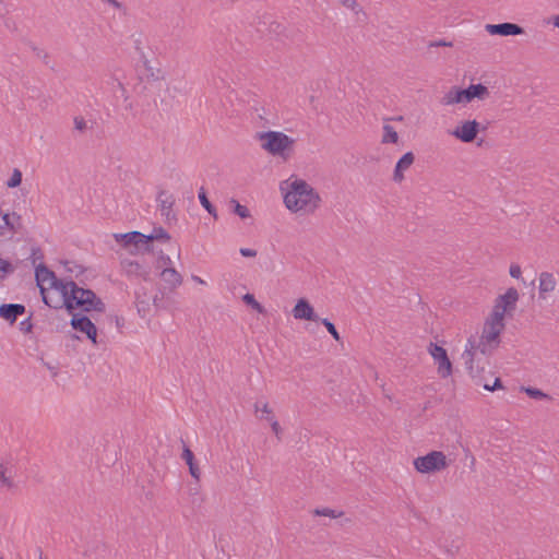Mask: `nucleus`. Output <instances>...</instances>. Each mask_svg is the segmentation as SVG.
<instances>
[{
    "mask_svg": "<svg viewBox=\"0 0 559 559\" xmlns=\"http://www.w3.org/2000/svg\"><path fill=\"white\" fill-rule=\"evenodd\" d=\"M520 298L519 292L514 287H510L502 295H499L492 307L488 318L485 320L481 335L478 342L469 338L466 348L462 355L465 367L468 373L475 379L476 384H480L477 380L484 367L475 365L476 354L479 352L481 355H490L500 345V335L506 328L504 317L511 314L516 307Z\"/></svg>",
    "mask_w": 559,
    "mask_h": 559,
    "instance_id": "1",
    "label": "nucleus"
},
{
    "mask_svg": "<svg viewBox=\"0 0 559 559\" xmlns=\"http://www.w3.org/2000/svg\"><path fill=\"white\" fill-rule=\"evenodd\" d=\"M281 189L285 192L284 203L294 213L311 214L321 202L318 192L305 180L284 181Z\"/></svg>",
    "mask_w": 559,
    "mask_h": 559,
    "instance_id": "2",
    "label": "nucleus"
},
{
    "mask_svg": "<svg viewBox=\"0 0 559 559\" xmlns=\"http://www.w3.org/2000/svg\"><path fill=\"white\" fill-rule=\"evenodd\" d=\"M261 148L274 157L287 162L294 154L296 140L281 131H263L257 133Z\"/></svg>",
    "mask_w": 559,
    "mask_h": 559,
    "instance_id": "3",
    "label": "nucleus"
},
{
    "mask_svg": "<svg viewBox=\"0 0 559 559\" xmlns=\"http://www.w3.org/2000/svg\"><path fill=\"white\" fill-rule=\"evenodd\" d=\"M488 96H489L488 88L480 83L471 84L467 88H460L457 86H452L442 96L441 104L444 106H452V105H457V104H468L475 98L484 100Z\"/></svg>",
    "mask_w": 559,
    "mask_h": 559,
    "instance_id": "4",
    "label": "nucleus"
},
{
    "mask_svg": "<svg viewBox=\"0 0 559 559\" xmlns=\"http://www.w3.org/2000/svg\"><path fill=\"white\" fill-rule=\"evenodd\" d=\"M71 282L72 281L60 280L56 285H50L46 288L41 287L40 295L43 301L50 308H66L69 313H72V304L70 301Z\"/></svg>",
    "mask_w": 559,
    "mask_h": 559,
    "instance_id": "5",
    "label": "nucleus"
},
{
    "mask_svg": "<svg viewBox=\"0 0 559 559\" xmlns=\"http://www.w3.org/2000/svg\"><path fill=\"white\" fill-rule=\"evenodd\" d=\"M70 301L72 304V312L80 309L83 312H104L105 304L96 296V294L86 288L79 287L75 282H71Z\"/></svg>",
    "mask_w": 559,
    "mask_h": 559,
    "instance_id": "6",
    "label": "nucleus"
},
{
    "mask_svg": "<svg viewBox=\"0 0 559 559\" xmlns=\"http://www.w3.org/2000/svg\"><path fill=\"white\" fill-rule=\"evenodd\" d=\"M70 301L72 304V312L80 309L83 312H104L105 304L96 296V294L86 288L79 287L75 282H71Z\"/></svg>",
    "mask_w": 559,
    "mask_h": 559,
    "instance_id": "7",
    "label": "nucleus"
},
{
    "mask_svg": "<svg viewBox=\"0 0 559 559\" xmlns=\"http://www.w3.org/2000/svg\"><path fill=\"white\" fill-rule=\"evenodd\" d=\"M451 464V461L442 451H430L426 455L418 456L413 461L414 468L420 474H436L443 472Z\"/></svg>",
    "mask_w": 559,
    "mask_h": 559,
    "instance_id": "8",
    "label": "nucleus"
},
{
    "mask_svg": "<svg viewBox=\"0 0 559 559\" xmlns=\"http://www.w3.org/2000/svg\"><path fill=\"white\" fill-rule=\"evenodd\" d=\"M117 243L129 250L131 254H136L142 248L145 249V235L140 231H129L124 234L115 233L112 235Z\"/></svg>",
    "mask_w": 559,
    "mask_h": 559,
    "instance_id": "9",
    "label": "nucleus"
},
{
    "mask_svg": "<svg viewBox=\"0 0 559 559\" xmlns=\"http://www.w3.org/2000/svg\"><path fill=\"white\" fill-rule=\"evenodd\" d=\"M428 353L438 365V374L442 379L449 378L452 374V364L449 359L447 350L435 343H430L428 346Z\"/></svg>",
    "mask_w": 559,
    "mask_h": 559,
    "instance_id": "10",
    "label": "nucleus"
},
{
    "mask_svg": "<svg viewBox=\"0 0 559 559\" xmlns=\"http://www.w3.org/2000/svg\"><path fill=\"white\" fill-rule=\"evenodd\" d=\"M480 131V123L476 120L461 121L451 134L464 143H472Z\"/></svg>",
    "mask_w": 559,
    "mask_h": 559,
    "instance_id": "11",
    "label": "nucleus"
},
{
    "mask_svg": "<svg viewBox=\"0 0 559 559\" xmlns=\"http://www.w3.org/2000/svg\"><path fill=\"white\" fill-rule=\"evenodd\" d=\"M558 284V276L548 271H544L538 275V298L547 300L549 294L554 293Z\"/></svg>",
    "mask_w": 559,
    "mask_h": 559,
    "instance_id": "12",
    "label": "nucleus"
},
{
    "mask_svg": "<svg viewBox=\"0 0 559 559\" xmlns=\"http://www.w3.org/2000/svg\"><path fill=\"white\" fill-rule=\"evenodd\" d=\"M292 313L296 320H307L316 322L320 320V318L316 314L313 307L305 298H300L297 300L296 305L292 310Z\"/></svg>",
    "mask_w": 559,
    "mask_h": 559,
    "instance_id": "13",
    "label": "nucleus"
},
{
    "mask_svg": "<svg viewBox=\"0 0 559 559\" xmlns=\"http://www.w3.org/2000/svg\"><path fill=\"white\" fill-rule=\"evenodd\" d=\"M486 31L490 35L516 36L524 33V28L514 23L487 24Z\"/></svg>",
    "mask_w": 559,
    "mask_h": 559,
    "instance_id": "14",
    "label": "nucleus"
},
{
    "mask_svg": "<svg viewBox=\"0 0 559 559\" xmlns=\"http://www.w3.org/2000/svg\"><path fill=\"white\" fill-rule=\"evenodd\" d=\"M35 280L39 290H41V287L46 288L50 285H56V283L60 281V278L43 263L38 264L35 269Z\"/></svg>",
    "mask_w": 559,
    "mask_h": 559,
    "instance_id": "15",
    "label": "nucleus"
},
{
    "mask_svg": "<svg viewBox=\"0 0 559 559\" xmlns=\"http://www.w3.org/2000/svg\"><path fill=\"white\" fill-rule=\"evenodd\" d=\"M121 267L128 276H139L142 277L144 281L150 280V267L142 265L138 261L123 259L121 261Z\"/></svg>",
    "mask_w": 559,
    "mask_h": 559,
    "instance_id": "16",
    "label": "nucleus"
},
{
    "mask_svg": "<svg viewBox=\"0 0 559 559\" xmlns=\"http://www.w3.org/2000/svg\"><path fill=\"white\" fill-rule=\"evenodd\" d=\"M415 160V155L413 152L405 153L396 163L395 169L393 173V180L395 182H401L404 179V171H406Z\"/></svg>",
    "mask_w": 559,
    "mask_h": 559,
    "instance_id": "17",
    "label": "nucleus"
},
{
    "mask_svg": "<svg viewBox=\"0 0 559 559\" xmlns=\"http://www.w3.org/2000/svg\"><path fill=\"white\" fill-rule=\"evenodd\" d=\"M25 312V307L21 304H7L0 306V317L10 323H14L19 316Z\"/></svg>",
    "mask_w": 559,
    "mask_h": 559,
    "instance_id": "18",
    "label": "nucleus"
},
{
    "mask_svg": "<svg viewBox=\"0 0 559 559\" xmlns=\"http://www.w3.org/2000/svg\"><path fill=\"white\" fill-rule=\"evenodd\" d=\"M160 277L169 286L171 290H175L182 284V275L174 267H165L160 272Z\"/></svg>",
    "mask_w": 559,
    "mask_h": 559,
    "instance_id": "19",
    "label": "nucleus"
},
{
    "mask_svg": "<svg viewBox=\"0 0 559 559\" xmlns=\"http://www.w3.org/2000/svg\"><path fill=\"white\" fill-rule=\"evenodd\" d=\"M132 43H133V47H134L135 51L138 52L141 61L143 62V66L145 67V69H150L148 68V60H147V57L145 55V47H146V39H145V37L141 33L133 34L132 35Z\"/></svg>",
    "mask_w": 559,
    "mask_h": 559,
    "instance_id": "20",
    "label": "nucleus"
},
{
    "mask_svg": "<svg viewBox=\"0 0 559 559\" xmlns=\"http://www.w3.org/2000/svg\"><path fill=\"white\" fill-rule=\"evenodd\" d=\"M72 318L70 321L71 326L85 334L87 330H91L93 322L90 318L81 313H71Z\"/></svg>",
    "mask_w": 559,
    "mask_h": 559,
    "instance_id": "21",
    "label": "nucleus"
},
{
    "mask_svg": "<svg viewBox=\"0 0 559 559\" xmlns=\"http://www.w3.org/2000/svg\"><path fill=\"white\" fill-rule=\"evenodd\" d=\"M157 200L159 202L162 215L165 216L166 218H169L173 206L175 204L174 197L165 191H160Z\"/></svg>",
    "mask_w": 559,
    "mask_h": 559,
    "instance_id": "22",
    "label": "nucleus"
},
{
    "mask_svg": "<svg viewBox=\"0 0 559 559\" xmlns=\"http://www.w3.org/2000/svg\"><path fill=\"white\" fill-rule=\"evenodd\" d=\"M254 415L260 420L269 421V418H274V412L267 402L258 401L253 405Z\"/></svg>",
    "mask_w": 559,
    "mask_h": 559,
    "instance_id": "23",
    "label": "nucleus"
},
{
    "mask_svg": "<svg viewBox=\"0 0 559 559\" xmlns=\"http://www.w3.org/2000/svg\"><path fill=\"white\" fill-rule=\"evenodd\" d=\"M0 486L5 488L14 487L11 467L8 463L3 462H0Z\"/></svg>",
    "mask_w": 559,
    "mask_h": 559,
    "instance_id": "24",
    "label": "nucleus"
},
{
    "mask_svg": "<svg viewBox=\"0 0 559 559\" xmlns=\"http://www.w3.org/2000/svg\"><path fill=\"white\" fill-rule=\"evenodd\" d=\"M145 251L150 252L152 249L150 247V242L153 240H164L169 241L170 235L162 227L154 228L153 233L151 235H145Z\"/></svg>",
    "mask_w": 559,
    "mask_h": 559,
    "instance_id": "25",
    "label": "nucleus"
},
{
    "mask_svg": "<svg viewBox=\"0 0 559 559\" xmlns=\"http://www.w3.org/2000/svg\"><path fill=\"white\" fill-rule=\"evenodd\" d=\"M383 134H382V138H381V143L382 144H389V143H397L399 141V134L397 132L395 131V129L390 126V124H383Z\"/></svg>",
    "mask_w": 559,
    "mask_h": 559,
    "instance_id": "26",
    "label": "nucleus"
},
{
    "mask_svg": "<svg viewBox=\"0 0 559 559\" xmlns=\"http://www.w3.org/2000/svg\"><path fill=\"white\" fill-rule=\"evenodd\" d=\"M199 200L202 206L211 214L214 218H217L216 209L212 205V203L209 201L206 193L203 188H201L199 192Z\"/></svg>",
    "mask_w": 559,
    "mask_h": 559,
    "instance_id": "27",
    "label": "nucleus"
},
{
    "mask_svg": "<svg viewBox=\"0 0 559 559\" xmlns=\"http://www.w3.org/2000/svg\"><path fill=\"white\" fill-rule=\"evenodd\" d=\"M15 266L8 260L0 258V280H5L10 274H13Z\"/></svg>",
    "mask_w": 559,
    "mask_h": 559,
    "instance_id": "28",
    "label": "nucleus"
},
{
    "mask_svg": "<svg viewBox=\"0 0 559 559\" xmlns=\"http://www.w3.org/2000/svg\"><path fill=\"white\" fill-rule=\"evenodd\" d=\"M2 221H3V225L5 227H8L10 230L14 231V230H16L15 222L20 223L21 216L17 215L16 213H13L12 215L4 213L2 215Z\"/></svg>",
    "mask_w": 559,
    "mask_h": 559,
    "instance_id": "29",
    "label": "nucleus"
},
{
    "mask_svg": "<svg viewBox=\"0 0 559 559\" xmlns=\"http://www.w3.org/2000/svg\"><path fill=\"white\" fill-rule=\"evenodd\" d=\"M242 300L248 305V306H251L255 311H258L259 313H264L265 309L264 307L259 302L257 301V299L254 298V296L252 294H246L243 297H242Z\"/></svg>",
    "mask_w": 559,
    "mask_h": 559,
    "instance_id": "30",
    "label": "nucleus"
},
{
    "mask_svg": "<svg viewBox=\"0 0 559 559\" xmlns=\"http://www.w3.org/2000/svg\"><path fill=\"white\" fill-rule=\"evenodd\" d=\"M313 514L317 516H329L331 519H337L343 515V512H337L336 510L330 508H323L313 510Z\"/></svg>",
    "mask_w": 559,
    "mask_h": 559,
    "instance_id": "31",
    "label": "nucleus"
},
{
    "mask_svg": "<svg viewBox=\"0 0 559 559\" xmlns=\"http://www.w3.org/2000/svg\"><path fill=\"white\" fill-rule=\"evenodd\" d=\"M230 203L234 205V213L237 214L241 218H248L250 216V212L247 206L241 205L235 199H231Z\"/></svg>",
    "mask_w": 559,
    "mask_h": 559,
    "instance_id": "32",
    "label": "nucleus"
},
{
    "mask_svg": "<svg viewBox=\"0 0 559 559\" xmlns=\"http://www.w3.org/2000/svg\"><path fill=\"white\" fill-rule=\"evenodd\" d=\"M321 323L326 328L328 332L332 335V337L336 341H341L340 333L337 332L335 325L326 318L320 319Z\"/></svg>",
    "mask_w": 559,
    "mask_h": 559,
    "instance_id": "33",
    "label": "nucleus"
},
{
    "mask_svg": "<svg viewBox=\"0 0 559 559\" xmlns=\"http://www.w3.org/2000/svg\"><path fill=\"white\" fill-rule=\"evenodd\" d=\"M22 182V173L19 169H14L11 178L8 180L7 186L9 188H15Z\"/></svg>",
    "mask_w": 559,
    "mask_h": 559,
    "instance_id": "34",
    "label": "nucleus"
},
{
    "mask_svg": "<svg viewBox=\"0 0 559 559\" xmlns=\"http://www.w3.org/2000/svg\"><path fill=\"white\" fill-rule=\"evenodd\" d=\"M522 390L532 399H546L548 397L546 393L535 388H522Z\"/></svg>",
    "mask_w": 559,
    "mask_h": 559,
    "instance_id": "35",
    "label": "nucleus"
},
{
    "mask_svg": "<svg viewBox=\"0 0 559 559\" xmlns=\"http://www.w3.org/2000/svg\"><path fill=\"white\" fill-rule=\"evenodd\" d=\"M148 68L146 71L148 72V76L152 78L154 81H159L165 79V73L160 69L154 70L151 64L148 63Z\"/></svg>",
    "mask_w": 559,
    "mask_h": 559,
    "instance_id": "36",
    "label": "nucleus"
},
{
    "mask_svg": "<svg viewBox=\"0 0 559 559\" xmlns=\"http://www.w3.org/2000/svg\"><path fill=\"white\" fill-rule=\"evenodd\" d=\"M267 423L270 424V426L272 428V431L274 432L276 438L280 440L281 439V435H282V428H281V425H280L278 420L276 419V417L269 418Z\"/></svg>",
    "mask_w": 559,
    "mask_h": 559,
    "instance_id": "37",
    "label": "nucleus"
},
{
    "mask_svg": "<svg viewBox=\"0 0 559 559\" xmlns=\"http://www.w3.org/2000/svg\"><path fill=\"white\" fill-rule=\"evenodd\" d=\"M190 475L197 480H200L201 477V471L195 462H192L191 464H188Z\"/></svg>",
    "mask_w": 559,
    "mask_h": 559,
    "instance_id": "38",
    "label": "nucleus"
},
{
    "mask_svg": "<svg viewBox=\"0 0 559 559\" xmlns=\"http://www.w3.org/2000/svg\"><path fill=\"white\" fill-rule=\"evenodd\" d=\"M182 459L185 460V462L188 464H191L192 462H194V455H193V452L188 448V447H183V450H182Z\"/></svg>",
    "mask_w": 559,
    "mask_h": 559,
    "instance_id": "39",
    "label": "nucleus"
},
{
    "mask_svg": "<svg viewBox=\"0 0 559 559\" xmlns=\"http://www.w3.org/2000/svg\"><path fill=\"white\" fill-rule=\"evenodd\" d=\"M73 122H74V128L76 130H79L81 132L85 131V129H86V121H85V119L83 117H80V116L74 117Z\"/></svg>",
    "mask_w": 559,
    "mask_h": 559,
    "instance_id": "40",
    "label": "nucleus"
},
{
    "mask_svg": "<svg viewBox=\"0 0 559 559\" xmlns=\"http://www.w3.org/2000/svg\"><path fill=\"white\" fill-rule=\"evenodd\" d=\"M509 273H510L511 277L520 278L522 275L521 266L519 264H511Z\"/></svg>",
    "mask_w": 559,
    "mask_h": 559,
    "instance_id": "41",
    "label": "nucleus"
},
{
    "mask_svg": "<svg viewBox=\"0 0 559 559\" xmlns=\"http://www.w3.org/2000/svg\"><path fill=\"white\" fill-rule=\"evenodd\" d=\"M32 328L33 324L31 322V318H27L20 323V329L25 333H29L32 331Z\"/></svg>",
    "mask_w": 559,
    "mask_h": 559,
    "instance_id": "42",
    "label": "nucleus"
},
{
    "mask_svg": "<svg viewBox=\"0 0 559 559\" xmlns=\"http://www.w3.org/2000/svg\"><path fill=\"white\" fill-rule=\"evenodd\" d=\"M85 334L87 338H90L94 344H96L97 330L94 323L92 324L91 330H87Z\"/></svg>",
    "mask_w": 559,
    "mask_h": 559,
    "instance_id": "43",
    "label": "nucleus"
},
{
    "mask_svg": "<svg viewBox=\"0 0 559 559\" xmlns=\"http://www.w3.org/2000/svg\"><path fill=\"white\" fill-rule=\"evenodd\" d=\"M502 388V383H501V380L499 378H496L495 382L492 385H489L487 383L484 384V389L487 390V391H495L497 389H501Z\"/></svg>",
    "mask_w": 559,
    "mask_h": 559,
    "instance_id": "44",
    "label": "nucleus"
},
{
    "mask_svg": "<svg viewBox=\"0 0 559 559\" xmlns=\"http://www.w3.org/2000/svg\"><path fill=\"white\" fill-rule=\"evenodd\" d=\"M240 254L246 258H254L257 257V250L249 248H241L239 250Z\"/></svg>",
    "mask_w": 559,
    "mask_h": 559,
    "instance_id": "45",
    "label": "nucleus"
},
{
    "mask_svg": "<svg viewBox=\"0 0 559 559\" xmlns=\"http://www.w3.org/2000/svg\"><path fill=\"white\" fill-rule=\"evenodd\" d=\"M439 46L440 47L441 46L442 47H452L453 44L451 41H445L443 39L430 43V47H439Z\"/></svg>",
    "mask_w": 559,
    "mask_h": 559,
    "instance_id": "46",
    "label": "nucleus"
},
{
    "mask_svg": "<svg viewBox=\"0 0 559 559\" xmlns=\"http://www.w3.org/2000/svg\"><path fill=\"white\" fill-rule=\"evenodd\" d=\"M343 3L353 10H355L358 7V3L356 0H343Z\"/></svg>",
    "mask_w": 559,
    "mask_h": 559,
    "instance_id": "47",
    "label": "nucleus"
},
{
    "mask_svg": "<svg viewBox=\"0 0 559 559\" xmlns=\"http://www.w3.org/2000/svg\"><path fill=\"white\" fill-rule=\"evenodd\" d=\"M192 281H194L195 283L200 284V285H204L205 284V281H203L200 276L198 275H192L191 276Z\"/></svg>",
    "mask_w": 559,
    "mask_h": 559,
    "instance_id": "48",
    "label": "nucleus"
},
{
    "mask_svg": "<svg viewBox=\"0 0 559 559\" xmlns=\"http://www.w3.org/2000/svg\"><path fill=\"white\" fill-rule=\"evenodd\" d=\"M109 3L117 9L121 8V3L117 0H109Z\"/></svg>",
    "mask_w": 559,
    "mask_h": 559,
    "instance_id": "49",
    "label": "nucleus"
},
{
    "mask_svg": "<svg viewBox=\"0 0 559 559\" xmlns=\"http://www.w3.org/2000/svg\"><path fill=\"white\" fill-rule=\"evenodd\" d=\"M32 251H33V255L38 254V259H40L43 257L39 248H33Z\"/></svg>",
    "mask_w": 559,
    "mask_h": 559,
    "instance_id": "50",
    "label": "nucleus"
},
{
    "mask_svg": "<svg viewBox=\"0 0 559 559\" xmlns=\"http://www.w3.org/2000/svg\"><path fill=\"white\" fill-rule=\"evenodd\" d=\"M552 24L559 28V15L554 16Z\"/></svg>",
    "mask_w": 559,
    "mask_h": 559,
    "instance_id": "51",
    "label": "nucleus"
},
{
    "mask_svg": "<svg viewBox=\"0 0 559 559\" xmlns=\"http://www.w3.org/2000/svg\"><path fill=\"white\" fill-rule=\"evenodd\" d=\"M162 261L163 263L166 265V264H169L170 263V258L169 257H162Z\"/></svg>",
    "mask_w": 559,
    "mask_h": 559,
    "instance_id": "52",
    "label": "nucleus"
},
{
    "mask_svg": "<svg viewBox=\"0 0 559 559\" xmlns=\"http://www.w3.org/2000/svg\"><path fill=\"white\" fill-rule=\"evenodd\" d=\"M159 301V298L157 296L154 297L153 302L155 306H157V302Z\"/></svg>",
    "mask_w": 559,
    "mask_h": 559,
    "instance_id": "53",
    "label": "nucleus"
},
{
    "mask_svg": "<svg viewBox=\"0 0 559 559\" xmlns=\"http://www.w3.org/2000/svg\"><path fill=\"white\" fill-rule=\"evenodd\" d=\"M394 120H396V121H402V120H403V117H402V116H399V117L394 118Z\"/></svg>",
    "mask_w": 559,
    "mask_h": 559,
    "instance_id": "54",
    "label": "nucleus"
},
{
    "mask_svg": "<svg viewBox=\"0 0 559 559\" xmlns=\"http://www.w3.org/2000/svg\"><path fill=\"white\" fill-rule=\"evenodd\" d=\"M556 221H557V223H559V217Z\"/></svg>",
    "mask_w": 559,
    "mask_h": 559,
    "instance_id": "55",
    "label": "nucleus"
},
{
    "mask_svg": "<svg viewBox=\"0 0 559 559\" xmlns=\"http://www.w3.org/2000/svg\"><path fill=\"white\" fill-rule=\"evenodd\" d=\"M0 559H2V558H0Z\"/></svg>",
    "mask_w": 559,
    "mask_h": 559,
    "instance_id": "56",
    "label": "nucleus"
}]
</instances>
